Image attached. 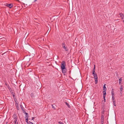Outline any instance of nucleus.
Masks as SVG:
<instances>
[{"mask_svg": "<svg viewBox=\"0 0 124 124\" xmlns=\"http://www.w3.org/2000/svg\"><path fill=\"white\" fill-rule=\"evenodd\" d=\"M13 119H17V116L16 115V114H14L13 116Z\"/></svg>", "mask_w": 124, "mask_h": 124, "instance_id": "nucleus-8", "label": "nucleus"}, {"mask_svg": "<svg viewBox=\"0 0 124 124\" xmlns=\"http://www.w3.org/2000/svg\"><path fill=\"white\" fill-rule=\"evenodd\" d=\"M58 123L59 124H64L63 123L60 122H58Z\"/></svg>", "mask_w": 124, "mask_h": 124, "instance_id": "nucleus-26", "label": "nucleus"}, {"mask_svg": "<svg viewBox=\"0 0 124 124\" xmlns=\"http://www.w3.org/2000/svg\"><path fill=\"white\" fill-rule=\"evenodd\" d=\"M66 64L65 63V62L64 61H63L62 62V63L61 64V69H64L65 68H66L65 66Z\"/></svg>", "mask_w": 124, "mask_h": 124, "instance_id": "nucleus-4", "label": "nucleus"}, {"mask_svg": "<svg viewBox=\"0 0 124 124\" xmlns=\"http://www.w3.org/2000/svg\"><path fill=\"white\" fill-rule=\"evenodd\" d=\"M16 124H18V122H17V123Z\"/></svg>", "mask_w": 124, "mask_h": 124, "instance_id": "nucleus-41", "label": "nucleus"}, {"mask_svg": "<svg viewBox=\"0 0 124 124\" xmlns=\"http://www.w3.org/2000/svg\"><path fill=\"white\" fill-rule=\"evenodd\" d=\"M106 95V93H104L103 94V97H105Z\"/></svg>", "mask_w": 124, "mask_h": 124, "instance_id": "nucleus-25", "label": "nucleus"}, {"mask_svg": "<svg viewBox=\"0 0 124 124\" xmlns=\"http://www.w3.org/2000/svg\"><path fill=\"white\" fill-rule=\"evenodd\" d=\"M10 91V92L12 94H13V93H14L13 92V91L12 90V91L11 90V91Z\"/></svg>", "mask_w": 124, "mask_h": 124, "instance_id": "nucleus-28", "label": "nucleus"}, {"mask_svg": "<svg viewBox=\"0 0 124 124\" xmlns=\"http://www.w3.org/2000/svg\"><path fill=\"white\" fill-rule=\"evenodd\" d=\"M24 113H25V115H28V113L26 112H24Z\"/></svg>", "mask_w": 124, "mask_h": 124, "instance_id": "nucleus-34", "label": "nucleus"}, {"mask_svg": "<svg viewBox=\"0 0 124 124\" xmlns=\"http://www.w3.org/2000/svg\"><path fill=\"white\" fill-rule=\"evenodd\" d=\"M5 84L6 86H8V84L7 83H6Z\"/></svg>", "mask_w": 124, "mask_h": 124, "instance_id": "nucleus-38", "label": "nucleus"}, {"mask_svg": "<svg viewBox=\"0 0 124 124\" xmlns=\"http://www.w3.org/2000/svg\"><path fill=\"white\" fill-rule=\"evenodd\" d=\"M112 98L113 101H115V97L114 96H112Z\"/></svg>", "mask_w": 124, "mask_h": 124, "instance_id": "nucleus-20", "label": "nucleus"}, {"mask_svg": "<svg viewBox=\"0 0 124 124\" xmlns=\"http://www.w3.org/2000/svg\"><path fill=\"white\" fill-rule=\"evenodd\" d=\"M95 65H94V68L93 70V73H95Z\"/></svg>", "mask_w": 124, "mask_h": 124, "instance_id": "nucleus-14", "label": "nucleus"}, {"mask_svg": "<svg viewBox=\"0 0 124 124\" xmlns=\"http://www.w3.org/2000/svg\"><path fill=\"white\" fill-rule=\"evenodd\" d=\"M105 107L104 106H102V108H101V110H102V111H105Z\"/></svg>", "mask_w": 124, "mask_h": 124, "instance_id": "nucleus-22", "label": "nucleus"}, {"mask_svg": "<svg viewBox=\"0 0 124 124\" xmlns=\"http://www.w3.org/2000/svg\"><path fill=\"white\" fill-rule=\"evenodd\" d=\"M31 119V118H29V119H28V120H29H29H30V119Z\"/></svg>", "mask_w": 124, "mask_h": 124, "instance_id": "nucleus-42", "label": "nucleus"}, {"mask_svg": "<svg viewBox=\"0 0 124 124\" xmlns=\"http://www.w3.org/2000/svg\"><path fill=\"white\" fill-rule=\"evenodd\" d=\"M105 111H102L101 112V113L103 114H104Z\"/></svg>", "mask_w": 124, "mask_h": 124, "instance_id": "nucleus-30", "label": "nucleus"}, {"mask_svg": "<svg viewBox=\"0 0 124 124\" xmlns=\"http://www.w3.org/2000/svg\"><path fill=\"white\" fill-rule=\"evenodd\" d=\"M17 119H14L13 121H16V122H17Z\"/></svg>", "mask_w": 124, "mask_h": 124, "instance_id": "nucleus-31", "label": "nucleus"}, {"mask_svg": "<svg viewBox=\"0 0 124 124\" xmlns=\"http://www.w3.org/2000/svg\"><path fill=\"white\" fill-rule=\"evenodd\" d=\"M123 86L122 85H121L120 88V90L121 91H122L123 90Z\"/></svg>", "mask_w": 124, "mask_h": 124, "instance_id": "nucleus-16", "label": "nucleus"}, {"mask_svg": "<svg viewBox=\"0 0 124 124\" xmlns=\"http://www.w3.org/2000/svg\"><path fill=\"white\" fill-rule=\"evenodd\" d=\"M12 95L13 96V97L14 99V100H16V97H15V93H13V94H12Z\"/></svg>", "mask_w": 124, "mask_h": 124, "instance_id": "nucleus-13", "label": "nucleus"}, {"mask_svg": "<svg viewBox=\"0 0 124 124\" xmlns=\"http://www.w3.org/2000/svg\"><path fill=\"white\" fill-rule=\"evenodd\" d=\"M119 15H120V16L122 18V19H123L124 17V15H123V14L122 13H120L119 14Z\"/></svg>", "mask_w": 124, "mask_h": 124, "instance_id": "nucleus-12", "label": "nucleus"}, {"mask_svg": "<svg viewBox=\"0 0 124 124\" xmlns=\"http://www.w3.org/2000/svg\"><path fill=\"white\" fill-rule=\"evenodd\" d=\"M65 103L68 108H70V106L68 103L67 102H65Z\"/></svg>", "mask_w": 124, "mask_h": 124, "instance_id": "nucleus-15", "label": "nucleus"}, {"mask_svg": "<svg viewBox=\"0 0 124 124\" xmlns=\"http://www.w3.org/2000/svg\"><path fill=\"white\" fill-rule=\"evenodd\" d=\"M17 122H16V121H13V123H14L15 124H16L17 123Z\"/></svg>", "mask_w": 124, "mask_h": 124, "instance_id": "nucleus-32", "label": "nucleus"}, {"mask_svg": "<svg viewBox=\"0 0 124 124\" xmlns=\"http://www.w3.org/2000/svg\"><path fill=\"white\" fill-rule=\"evenodd\" d=\"M34 117H32V119L31 120H33L34 118Z\"/></svg>", "mask_w": 124, "mask_h": 124, "instance_id": "nucleus-37", "label": "nucleus"}, {"mask_svg": "<svg viewBox=\"0 0 124 124\" xmlns=\"http://www.w3.org/2000/svg\"><path fill=\"white\" fill-rule=\"evenodd\" d=\"M69 72H70V71Z\"/></svg>", "mask_w": 124, "mask_h": 124, "instance_id": "nucleus-44", "label": "nucleus"}, {"mask_svg": "<svg viewBox=\"0 0 124 124\" xmlns=\"http://www.w3.org/2000/svg\"><path fill=\"white\" fill-rule=\"evenodd\" d=\"M113 104L114 105L116 106V101H113Z\"/></svg>", "mask_w": 124, "mask_h": 124, "instance_id": "nucleus-21", "label": "nucleus"}, {"mask_svg": "<svg viewBox=\"0 0 124 124\" xmlns=\"http://www.w3.org/2000/svg\"><path fill=\"white\" fill-rule=\"evenodd\" d=\"M28 117V118L29 117V116H28V115H25V118H27Z\"/></svg>", "mask_w": 124, "mask_h": 124, "instance_id": "nucleus-29", "label": "nucleus"}, {"mask_svg": "<svg viewBox=\"0 0 124 124\" xmlns=\"http://www.w3.org/2000/svg\"><path fill=\"white\" fill-rule=\"evenodd\" d=\"M52 107L53 108H54V109H55V108H54V106H53V105H52Z\"/></svg>", "mask_w": 124, "mask_h": 124, "instance_id": "nucleus-24", "label": "nucleus"}, {"mask_svg": "<svg viewBox=\"0 0 124 124\" xmlns=\"http://www.w3.org/2000/svg\"><path fill=\"white\" fill-rule=\"evenodd\" d=\"M17 0L18 1H19V0Z\"/></svg>", "mask_w": 124, "mask_h": 124, "instance_id": "nucleus-43", "label": "nucleus"}, {"mask_svg": "<svg viewBox=\"0 0 124 124\" xmlns=\"http://www.w3.org/2000/svg\"><path fill=\"white\" fill-rule=\"evenodd\" d=\"M106 85L105 84L104 85V86H103V90H105V89H107L106 87L105 86Z\"/></svg>", "mask_w": 124, "mask_h": 124, "instance_id": "nucleus-17", "label": "nucleus"}, {"mask_svg": "<svg viewBox=\"0 0 124 124\" xmlns=\"http://www.w3.org/2000/svg\"><path fill=\"white\" fill-rule=\"evenodd\" d=\"M92 74L94 76V79L95 81V84H97L98 82V77L97 74L95 73H92Z\"/></svg>", "mask_w": 124, "mask_h": 124, "instance_id": "nucleus-1", "label": "nucleus"}, {"mask_svg": "<svg viewBox=\"0 0 124 124\" xmlns=\"http://www.w3.org/2000/svg\"><path fill=\"white\" fill-rule=\"evenodd\" d=\"M103 97V99H104V100L105 101V100H106V99H105V97Z\"/></svg>", "mask_w": 124, "mask_h": 124, "instance_id": "nucleus-35", "label": "nucleus"}, {"mask_svg": "<svg viewBox=\"0 0 124 124\" xmlns=\"http://www.w3.org/2000/svg\"><path fill=\"white\" fill-rule=\"evenodd\" d=\"M62 70V72L64 75H65V73H66L67 71V70L66 68H65L64 69H61Z\"/></svg>", "mask_w": 124, "mask_h": 124, "instance_id": "nucleus-6", "label": "nucleus"}, {"mask_svg": "<svg viewBox=\"0 0 124 124\" xmlns=\"http://www.w3.org/2000/svg\"><path fill=\"white\" fill-rule=\"evenodd\" d=\"M111 93L112 96H114V89H112Z\"/></svg>", "mask_w": 124, "mask_h": 124, "instance_id": "nucleus-10", "label": "nucleus"}, {"mask_svg": "<svg viewBox=\"0 0 124 124\" xmlns=\"http://www.w3.org/2000/svg\"><path fill=\"white\" fill-rule=\"evenodd\" d=\"M31 64V63H29V62H28L26 63V65L27 66H29Z\"/></svg>", "mask_w": 124, "mask_h": 124, "instance_id": "nucleus-18", "label": "nucleus"}, {"mask_svg": "<svg viewBox=\"0 0 124 124\" xmlns=\"http://www.w3.org/2000/svg\"><path fill=\"white\" fill-rule=\"evenodd\" d=\"M13 4L12 3H6V6L10 8H11L13 6Z\"/></svg>", "mask_w": 124, "mask_h": 124, "instance_id": "nucleus-5", "label": "nucleus"}, {"mask_svg": "<svg viewBox=\"0 0 124 124\" xmlns=\"http://www.w3.org/2000/svg\"><path fill=\"white\" fill-rule=\"evenodd\" d=\"M28 120V117L26 119V122L27 124H32L33 123L31 122H30V121H29Z\"/></svg>", "mask_w": 124, "mask_h": 124, "instance_id": "nucleus-7", "label": "nucleus"}, {"mask_svg": "<svg viewBox=\"0 0 124 124\" xmlns=\"http://www.w3.org/2000/svg\"><path fill=\"white\" fill-rule=\"evenodd\" d=\"M16 105L17 109L18 110H19V107L18 104L17 103H16Z\"/></svg>", "mask_w": 124, "mask_h": 124, "instance_id": "nucleus-11", "label": "nucleus"}, {"mask_svg": "<svg viewBox=\"0 0 124 124\" xmlns=\"http://www.w3.org/2000/svg\"><path fill=\"white\" fill-rule=\"evenodd\" d=\"M20 107L21 108V109H22V111H23V113L24 112H25V110L24 108L23 107L22 105H20Z\"/></svg>", "mask_w": 124, "mask_h": 124, "instance_id": "nucleus-9", "label": "nucleus"}, {"mask_svg": "<svg viewBox=\"0 0 124 124\" xmlns=\"http://www.w3.org/2000/svg\"><path fill=\"white\" fill-rule=\"evenodd\" d=\"M116 75L117 76L118 75V74L117 72H116Z\"/></svg>", "mask_w": 124, "mask_h": 124, "instance_id": "nucleus-36", "label": "nucleus"}, {"mask_svg": "<svg viewBox=\"0 0 124 124\" xmlns=\"http://www.w3.org/2000/svg\"><path fill=\"white\" fill-rule=\"evenodd\" d=\"M122 78H119V81L121 82L122 81Z\"/></svg>", "mask_w": 124, "mask_h": 124, "instance_id": "nucleus-27", "label": "nucleus"}, {"mask_svg": "<svg viewBox=\"0 0 124 124\" xmlns=\"http://www.w3.org/2000/svg\"><path fill=\"white\" fill-rule=\"evenodd\" d=\"M104 116L103 115L101 114V124H104Z\"/></svg>", "mask_w": 124, "mask_h": 124, "instance_id": "nucleus-3", "label": "nucleus"}, {"mask_svg": "<svg viewBox=\"0 0 124 124\" xmlns=\"http://www.w3.org/2000/svg\"><path fill=\"white\" fill-rule=\"evenodd\" d=\"M121 83V82H120V81L119 82V84H120H120Z\"/></svg>", "mask_w": 124, "mask_h": 124, "instance_id": "nucleus-39", "label": "nucleus"}, {"mask_svg": "<svg viewBox=\"0 0 124 124\" xmlns=\"http://www.w3.org/2000/svg\"><path fill=\"white\" fill-rule=\"evenodd\" d=\"M106 90L107 89H105V90H104V91H103V94H104V93H106Z\"/></svg>", "mask_w": 124, "mask_h": 124, "instance_id": "nucleus-23", "label": "nucleus"}, {"mask_svg": "<svg viewBox=\"0 0 124 124\" xmlns=\"http://www.w3.org/2000/svg\"><path fill=\"white\" fill-rule=\"evenodd\" d=\"M37 0H34V2H35V1H37Z\"/></svg>", "mask_w": 124, "mask_h": 124, "instance_id": "nucleus-40", "label": "nucleus"}, {"mask_svg": "<svg viewBox=\"0 0 124 124\" xmlns=\"http://www.w3.org/2000/svg\"><path fill=\"white\" fill-rule=\"evenodd\" d=\"M7 87L10 91H11V90L12 91V89L10 87V86H9V85H8Z\"/></svg>", "mask_w": 124, "mask_h": 124, "instance_id": "nucleus-19", "label": "nucleus"}, {"mask_svg": "<svg viewBox=\"0 0 124 124\" xmlns=\"http://www.w3.org/2000/svg\"><path fill=\"white\" fill-rule=\"evenodd\" d=\"M62 47L64 49L65 51L66 52L68 51V49L67 48V46H65L66 45L65 43L64 42H63L62 43Z\"/></svg>", "mask_w": 124, "mask_h": 124, "instance_id": "nucleus-2", "label": "nucleus"}, {"mask_svg": "<svg viewBox=\"0 0 124 124\" xmlns=\"http://www.w3.org/2000/svg\"><path fill=\"white\" fill-rule=\"evenodd\" d=\"M33 95V94L32 93H31V96H32Z\"/></svg>", "mask_w": 124, "mask_h": 124, "instance_id": "nucleus-33", "label": "nucleus"}]
</instances>
